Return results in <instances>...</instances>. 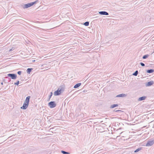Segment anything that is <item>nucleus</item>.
<instances>
[{
    "instance_id": "1",
    "label": "nucleus",
    "mask_w": 154,
    "mask_h": 154,
    "mask_svg": "<svg viewBox=\"0 0 154 154\" xmlns=\"http://www.w3.org/2000/svg\"><path fill=\"white\" fill-rule=\"evenodd\" d=\"M38 2V0H36L35 1L31 2L30 3H28L27 4H26L24 5L23 6V8L24 9L28 8L29 7H31V6L33 5L34 4L37 3V2Z\"/></svg>"
},
{
    "instance_id": "2",
    "label": "nucleus",
    "mask_w": 154,
    "mask_h": 154,
    "mask_svg": "<svg viewBox=\"0 0 154 154\" xmlns=\"http://www.w3.org/2000/svg\"><path fill=\"white\" fill-rule=\"evenodd\" d=\"M64 90V89L63 88L60 87L56 91L54 92V94L55 96L59 95L61 93V92L63 91Z\"/></svg>"
},
{
    "instance_id": "3",
    "label": "nucleus",
    "mask_w": 154,
    "mask_h": 154,
    "mask_svg": "<svg viewBox=\"0 0 154 154\" xmlns=\"http://www.w3.org/2000/svg\"><path fill=\"white\" fill-rule=\"evenodd\" d=\"M48 106L51 108H54L56 106V104L54 101H52L48 103Z\"/></svg>"
},
{
    "instance_id": "4",
    "label": "nucleus",
    "mask_w": 154,
    "mask_h": 154,
    "mask_svg": "<svg viewBox=\"0 0 154 154\" xmlns=\"http://www.w3.org/2000/svg\"><path fill=\"white\" fill-rule=\"evenodd\" d=\"M7 75L13 79H15L17 77V75L14 73H9Z\"/></svg>"
},
{
    "instance_id": "5",
    "label": "nucleus",
    "mask_w": 154,
    "mask_h": 154,
    "mask_svg": "<svg viewBox=\"0 0 154 154\" xmlns=\"http://www.w3.org/2000/svg\"><path fill=\"white\" fill-rule=\"evenodd\" d=\"M154 143V140L148 141L146 144V146H151Z\"/></svg>"
},
{
    "instance_id": "6",
    "label": "nucleus",
    "mask_w": 154,
    "mask_h": 154,
    "mask_svg": "<svg viewBox=\"0 0 154 154\" xmlns=\"http://www.w3.org/2000/svg\"><path fill=\"white\" fill-rule=\"evenodd\" d=\"M28 105L29 104L24 102L23 106L21 107L20 108L23 109H25L27 108Z\"/></svg>"
},
{
    "instance_id": "7",
    "label": "nucleus",
    "mask_w": 154,
    "mask_h": 154,
    "mask_svg": "<svg viewBox=\"0 0 154 154\" xmlns=\"http://www.w3.org/2000/svg\"><path fill=\"white\" fill-rule=\"evenodd\" d=\"M154 83V82L152 81H151L146 83L145 85L146 87L150 86L153 84Z\"/></svg>"
},
{
    "instance_id": "8",
    "label": "nucleus",
    "mask_w": 154,
    "mask_h": 154,
    "mask_svg": "<svg viewBox=\"0 0 154 154\" xmlns=\"http://www.w3.org/2000/svg\"><path fill=\"white\" fill-rule=\"evenodd\" d=\"M98 13L101 15H109L108 13L105 11H100Z\"/></svg>"
},
{
    "instance_id": "9",
    "label": "nucleus",
    "mask_w": 154,
    "mask_h": 154,
    "mask_svg": "<svg viewBox=\"0 0 154 154\" xmlns=\"http://www.w3.org/2000/svg\"><path fill=\"white\" fill-rule=\"evenodd\" d=\"M30 98V96H28L27 97L26 99V100L24 102L27 103L29 104V100Z\"/></svg>"
},
{
    "instance_id": "10",
    "label": "nucleus",
    "mask_w": 154,
    "mask_h": 154,
    "mask_svg": "<svg viewBox=\"0 0 154 154\" xmlns=\"http://www.w3.org/2000/svg\"><path fill=\"white\" fill-rule=\"evenodd\" d=\"M126 95L124 94H122L117 95L116 96V97H124L126 96Z\"/></svg>"
},
{
    "instance_id": "11",
    "label": "nucleus",
    "mask_w": 154,
    "mask_h": 154,
    "mask_svg": "<svg viewBox=\"0 0 154 154\" xmlns=\"http://www.w3.org/2000/svg\"><path fill=\"white\" fill-rule=\"evenodd\" d=\"M146 98V96H143L141 97H140L138 99V101H142L143 100H145Z\"/></svg>"
},
{
    "instance_id": "12",
    "label": "nucleus",
    "mask_w": 154,
    "mask_h": 154,
    "mask_svg": "<svg viewBox=\"0 0 154 154\" xmlns=\"http://www.w3.org/2000/svg\"><path fill=\"white\" fill-rule=\"evenodd\" d=\"M154 72V70L153 69H150L147 70L146 72L148 73H152Z\"/></svg>"
},
{
    "instance_id": "13",
    "label": "nucleus",
    "mask_w": 154,
    "mask_h": 154,
    "mask_svg": "<svg viewBox=\"0 0 154 154\" xmlns=\"http://www.w3.org/2000/svg\"><path fill=\"white\" fill-rule=\"evenodd\" d=\"M81 85V83H77L74 85V88H77L79 87Z\"/></svg>"
},
{
    "instance_id": "14",
    "label": "nucleus",
    "mask_w": 154,
    "mask_h": 154,
    "mask_svg": "<svg viewBox=\"0 0 154 154\" xmlns=\"http://www.w3.org/2000/svg\"><path fill=\"white\" fill-rule=\"evenodd\" d=\"M118 106V105L117 104H114L111 105L110 107V108H113Z\"/></svg>"
},
{
    "instance_id": "15",
    "label": "nucleus",
    "mask_w": 154,
    "mask_h": 154,
    "mask_svg": "<svg viewBox=\"0 0 154 154\" xmlns=\"http://www.w3.org/2000/svg\"><path fill=\"white\" fill-rule=\"evenodd\" d=\"M32 69V68H28L26 70V72L28 73L29 74Z\"/></svg>"
},
{
    "instance_id": "16",
    "label": "nucleus",
    "mask_w": 154,
    "mask_h": 154,
    "mask_svg": "<svg viewBox=\"0 0 154 154\" xmlns=\"http://www.w3.org/2000/svg\"><path fill=\"white\" fill-rule=\"evenodd\" d=\"M149 56V55L148 54L145 55L142 58L143 59H146V58H147V57H148Z\"/></svg>"
},
{
    "instance_id": "17",
    "label": "nucleus",
    "mask_w": 154,
    "mask_h": 154,
    "mask_svg": "<svg viewBox=\"0 0 154 154\" xmlns=\"http://www.w3.org/2000/svg\"><path fill=\"white\" fill-rule=\"evenodd\" d=\"M138 74V71L137 70L136 71L134 72L133 73V75L134 76H137Z\"/></svg>"
},
{
    "instance_id": "18",
    "label": "nucleus",
    "mask_w": 154,
    "mask_h": 154,
    "mask_svg": "<svg viewBox=\"0 0 154 154\" xmlns=\"http://www.w3.org/2000/svg\"><path fill=\"white\" fill-rule=\"evenodd\" d=\"M83 24L86 26H88L89 25V22L88 21L84 23Z\"/></svg>"
},
{
    "instance_id": "19",
    "label": "nucleus",
    "mask_w": 154,
    "mask_h": 154,
    "mask_svg": "<svg viewBox=\"0 0 154 154\" xmlns=\"http://www.w3.org/2000/svg\"><path fill=\"white\" fill-rule=\"evenodd\" d=\"M61 152L63 154H68L69 153V152H66L63 150H62Z\"/></svg>"
},
{
    "instance_id": "20",
    "label": "nucleus",
    "mask_w": 154,
    "mask_h": 154,
    "mask_svg": "<svg viewBox=\"0 0 154 154\" xmlns=\"http://www.w3.org/2000/svg\"><path fill=\"white\" fill-rule=\"evenodd\" d=\"M141 148H138L137 149H136V150H135L134 151V152H138L140 150H141Z\"/></svg>"
},
{
    "instance_id": "21",
    "label": "nucleus",
    "mask_w": 154,
    "mask_h": 154,
    "mask_svg": "<svg viewBox=\"0 0 154 154\" xmlns=\"http://www.w3.org/2000/svg\"><path fill=\"white\" fill-rule=\"evenodd\" d=\"M52 94H53V93H52V92H51L50 93V95H49V100H50V99L51 98V97L52 96Z\"/></svg>"
},
{
    "instance_id": "22",
    "label": "nucleus",
    "mask_w": 154,
    "mask_h": 154,
    "mask_svg": "<svg viewBox=\"0 0 154 154\" xmlns=\"http://www.w3.org/2000/svg\"><path fill=\"white\" fill-rule=\"evenodd\" d=\"M19 81H17V82H15L14 83V85H18L19 84Z\"/></svg>"
},
{
    "instance_id": "23",
    "label": "nucleus",
    "mask_w": 154,
    "mask_h": 154,
    "mask_svg": "<svg viewBox=\"0 0 154 154\" xmlns=\"http://www.w3.org/2000/svg\"><path fill=\"white\" fill-rule=\"evenodd\" d=\"M21 71H19L17 72V73L19 75H20L22 73Z\"/></svg>"
},
{
    "instance_id": "24",
    "label": "nucleus",
    "mask_w": 154,
    "mask_h": 154,
    "mask_svg": "<svg viewBox=\"0 0 154 154\" xmlns=\"http://www.w3.org/2000/svg\"><path fill=\"white\" fill-rule=\"evenodd\" d=\"M140 65L141 66H145V64H144V63H142V62H140Z\"/></svg>"
},
{
    "instance_id": "25",
    "label": "nucleus",
    "mask_w": 154,
    "mask_h": 154,
    "mask_svg": "<svg viewBox=\"0 0 154 154\" xmlns=\"http://www.w3.org/2000/svg\"><path fill=\"white\" fill-rule=\"evenodd\" d=\"M114 111H115V112H117V111H121V110H115V109Z\"/></svg>"
},
{
    "instance_id": "26",
    "label": "nucleus",
    "mask_w": 154,
    "mask_h": 154,
    "mask_svg": "<svg viewBox=\"0 0 154 154\" xmlns=\"http://www.w3.org/2000/svg\"><path fill=\"white\" fill-rule=\"evenodd\" d=\"M12 50V49H11V50H9V51H11Z\"/></svg>"
},
{
    "instance_id": "27",
    "label": "nucleus",
    "mask_w": 154,
    "mask_h": 154,
    "mask_svg": "<svg viewBox=\"0 0 154 154\" xmlns=\"http://www.w3.org/2000/svg\"><path fill=\"white\" fill-rule=\"evenodd\" d=\"M8 79L9 80V81H11V79H10V78H9V79Z\"/></svg>"
},
{
    "instance_id": "28",
    "label": "nucleus",
    "mask_w": 154,
    "mask_h": 154,
    "mask_svg": "<svg viewBox=\"0 0 154 154\" xmlns=\"http://www.w3.org/2000/svg\"><path fill=\"white\" fill-rule=\"evenodd\" d=\"M1 84H2V85L3 84V82H2V83H1Z\"/></svg>"
},
{
    "instance_id": "29",
    "label": "nucleus",
    "mask_w": 154,
    "mask_h": 154,
    "mask_svg": "<svg viewBox=\"0 0 154 154\" xmlns=\"http://www.w3.org/2000/svg\"><path fill=\"white\" fill-rule=\"evenodd\" d=\"M84 92H85V91H84Z\"/></svg>"
},
{
    "instance_id": "30",
    "label": "nucleus",
    "mask_w": 154,
    "mask_h": 154,
    "mask_svg": "<svg viewBox=\"0 0 154 154\" xmlns=\"http://www.w3.org/2000/svg\"><path fill=\"white\" fill-rule=\"evenodd\" d=\"M84 92H85V91H84Z\"/></svg>"
}]
</instances>
